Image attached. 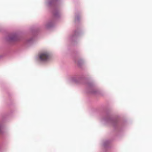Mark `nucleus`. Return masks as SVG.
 Instances as JSON below:
<instances>
[{
  "label": "nucleus",
  "instance_id": "nucleus-1",
  "mask_svg": "<svg viewBox=\"0 0 152 152\" xmlns=\"http://www.w3.org/2000/svg\"><path fill=\"white\" fill-rule=\"evenodd\" d=\"M40 59L43 61L48 60L50 58V56L47 53H44L39 55Z\"/></svg>",
  "mask_w": 152,
  "mask_h": 152
}]
</instances>
